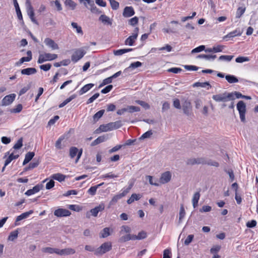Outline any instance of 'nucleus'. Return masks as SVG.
Returning a JSON list of instances; mask_svg holds the SVG:
<instances>
[{
  "instance_id": "nucleus-1",
  "label": "nucleus",
  "mask_w": 258,
  "mask_h": 258,
  "mask_svg": "<svg viewBox=\"0 0 258 258\" xmlns=\"http://www.w3.org/2000/svg\"><path fill=\"white\" fill-rule=\"evenodd\" d=\"M212 99L217 102H226L229 101H233V94L226 92L223 93L214 95L212 96Z\"/></svg>"
},
{
  "instance_id": "nucleus-2",
  "label": "nucleus",
  "mask_w": 258,
  "mask_h": 258,
  "mask_svg": "<svg viewBox=\"0 0 258 258\" xmlns=\"http://www.w3.org/2000/svg\"><path fill=\"white\" fill-rule=\"evenodd\" d=\"M111 248L112 244L111 242H104L95 250V254L96 255H102L110 251Z\"/></svg>"
},
{
  "instance_id": "nucleus-3",
  "label": "nucleus",
  "mask_w": 258,
  "mask_h": 258,
  "mask_svg": "<svg viewBox=\"0 0 258 258\" xmlns=\"http://www.w3.org/2000/svg\"><path fill=\"white\" fill-rule=\"evenodd\" d=\"M57 57V55L56 54H51L50 53H44L40 54L39 55L37 62L38 63H42L46 61H51L56 59Z\"/></svg>"
},
{
  "instance_id": "nucleus-4",
  "label": "nucleus",
  "mask_w": 258,
  "mask_h": 258,
  "mask_svg": "<svg viewBox=\"0 0 258 258\" xmlns=\"http://www.w3.org/2000/svg\"><path fill=\"white\" fill-rule=\"evenodd\" d=\"M237 109L239 112L240 120L245 122L246 104L243 101H239L237 104Z\"/></svg>"
},
{
  "instance_id": "nucleus-5",
  "label": "nucleus",
  "mask_w": 258,
  "mask_h": 258,
  "mask_svg": "<svg viewBox=\"0 0 258 258\" xmlns=\"http://www.w3.org/2000/svg\"><path fill=\"white\" fill-rule=\"evenodd\" d=\"M86 54V51L83 49L80 48L76 50L72 55V60L76 62L82 58Z\"/></svg>"
},
{
  "instance_id": "nucleus-6",
  "label": "nucleus",
  "mask_w": 258,
  "mask_h": 258,
  "mask_svg": "<svg viewBox=\"0 0 258 258\" xmlns=\"http://www.w3.org/2000/svg\"><path fill=\"white\" fill-rule=\"evenodd\" d=\"M139 29L138 27H136L134 31V33L132 35L128 37L125 40V44L128 45L130 46H132L135 42V40L137 39L138 36V32H139Z\"/></svg>"
},
{
  "instance_id": "nucleus-7",
  "label": "nucleus",
  "mask_w": 258,
  "mask_h": 258,
  "mask_svg": "<svg viewBox=\"0 0 258 258\" xmlns=\"http://www.w3.org/2000/svg\"><path fill=\"white\" fill-rule=\"evenodd\" d=\"M71 214V212L67 209L59 208L54 211V215L58 217H67Z\"/></svg>"
},
{
  "instance_id": "nucleus-8",
  "label": "nucleus",
  "mask_w": 258,
  "mask_h": 258,
  "mask_svg": "<svg viewBox=\"0 0 258 258\" xmlns=\"http://www.w3.org/2000/svg\"><path fill=\"white\" fill-rule=\"evenodd\" d=\"M171 179V173L170 171H166L163 173L160 178V182L162 184H165L169 181Z\"/></svg>"
},
{
  "instance_id": "nucleus-9",
  "label": "nucleus",
  "mask_w": 258,
  "mask_h": 258,
  "mask_svg": "<svg viewBox=\"0 0 258 258\" xmlns=\"http://www.w3.org/2000/svg\"><path fill=\"white\" fill-rule=\"evenodd\" d=\"M75 252V250L72 248H67L62 249L57 248V254L59 255H67L74 254Z\"/></svg>"
},
{
  "instance_id": "nucleus-10",
  "label": "nucleus",
  "mask_w": 258,
  "mask_h": 258,
  "mask_svg": "<svg viewBox=\"0 0 258 258\" xmlns=\"http://www.w3.org/2000/svg\"><path fill=\"white\" fill-rule=\"evenodd\" d=\"M45 44L52 50L58 49L59 48L58 45L56 43L54 40L49 38H46L44 40Z\"/></svg>"
},
{
  "instance_id": "nucleus-11",
  "label": "nucleus",
  "mask_w": 258,
  "mask_h": 258,
  "mask_svg": "<svg viewBox=\"0 0 258 258\" xmlns=\"http://www.w3.org/2000/svg\"><path fill=\"white\" fill-rule=\"evenodd\" d=\"M15 98L14 94H10L5 96L2 100V103L3 105H9L13 102Z\"/></svg>"
},
{
  "instance_id": "nucleus-12",
  "label": "nucleus",
  "mask_w": 258,
  "mask_h": 258,
  "mask_svg": "<svg viewBox=\"0 0 258 258\" xmlns=\"http://www.w3.org/2000/svg\"><path fill=\"white\" fill-rule=\"evenodd\" d=\"M105 205L104 204L101 203L99 206L95 207L93 209H92L90 212L91 213L92 215L94 217H97L99 212L102 211L104 210Z\"/></svg>"
},
{
  "instance_id": "nucleus-13",
  "label": "nucleus",
  "mask_w": 258,
  "mask_h": 258,
  "mask_svg": "<svg viewBox=\"0 0 258 258\" xmlns=\"http://www.w3.org/2000/svg\"><path fill=\"white\" fill-rule=\"evenodd\" d=\"M43 185L41 184H37L35 186L33 187V188L28 190L26 192L25 195L29 196L32 195H33L38 191H39L41 189H42Z\"/></svg>"
},
{
  "instance_id": "nucleus-14",
  "label": "nucleus",
  "mask_w": 258,
  "mask_h": 258,
  "mask_svg": "<svg viewBox=\"0 0 258 258\" xmlns=\"http://www.w3.org/2000/svg\"><path fill=\"white\" fill-rule=\"evenodd\" d=\"M182 107L184 113L187 115H189L191 109L190 102L188 101H185L182 104Z\"/></svg>"
},
{
  "instance_id": "nucleus-15",
  "label": "nucleus",
  "mask_w": 258,
  "mask_h": 258,
  "mask_svg": "<svg viewBox=\"0 0 258 258\" xmlns=\"http://www.w3.org/2000/svg\"><path fill=\"white\" fill-rule=\"evenodd\" d=\"M135 14V11L132 7H126L124 8L123 12V16L124 17L128 18L133 16Z\"/></svg>"
},
{
  "instance_id": "nucleus-16",
  "label": "nucleus",
  "mask_w": 258,
  "mask_h": 258,
  "mask_svg": "<svg viewBox=\"0 0 258 258\" xmlns=\"http://www.w3.org/2000/svg\"><path fill=\"white\" fill-rule=\"evenodd\" d=\"M108 135H103L102 136H100L97 138L96 140H95L91 144V146H96L101 143H102L105 141H106L108 139Z\"/></svg>"
},
{
  "instance_id": "nucleus-17",
  "label": "nucleus",
  "mask_w": 258,
  "mask_h": 258,
  "mask_svg": "<svg viewBox=\"0 0 258 258\" xmlns=\"http://www.w3.org/2000/svg\"><path fill=\"white\" fill-rule=\"evenodd\" d=\"M126 195V191H122L121 193L114 196L109 203V206H111L116 203L118 200Z\"/></svg>"
},
{
  "instance_id": "nucleus-18",
  "label": "nucleus",
  "mask_w": 258,
  "mask_h": 258,
  "mask_svg": "<svg viewBox=\"0 0 258 258\" xmlns=\"http://www.w3.org/2000/svg\"><path fill=\"white\" fill-rule=\"evenodd\" d=\"M37 70L34 68H28L26 69H22L21 71V73L24 75H31L36 73Z\"/></svg>"
},
{
  "instance_id": "nucleus-19",
  "label": "nucleus",
  "mask_w": 258,
  "mask_h": 258,
  "mask_svg": "<svg viewBox=\"0 0 258 258\" xmlns=\"http://www.w3.org/2000/svg\"><path fill=\"white\" fill-rule=\"evenodd\" d=\"M112 126L111 125V123H108L106 124L100 125L99 128L96 130L97 131L106 132L109 131L113 130Z\"/></svg>"
},
{
  "instance_id": "nucleus-20",
  "label": "nucleus",
  "mask_w": 258,
  "mask_h": 258,
  "mask_svg": "<svg viewBox=\"0 0 258 258\" xmlns=\"http://www.w3.org/2000/svg\"><path fill=\"white\" fill-rule=\"evenodd\" d=\"M32 213H33V211L30 210V211H29L28 212H26L23 213L22 214H21L20 215L18 216L17 217L16 221H15V225H18V224L17 223V222L18 221H21V220H22L23 219H26Z\"/></svg>"
},
{
  "instance_id": "nucleus-21",
  "label": "nucleus",
  "mask_w": 258,
  "mask_h": 258,
  "mask_svg": "<svg viewBox=\"0 0 258 258\" xmlns=\"http://www.w3.org/2000/svg\"><path fill=\"white\" fill-rule=\"evenodd\" d=\"M99 20L102 22L104 24L109 25H111L112 24V21L108 16L105 15H101L99 18Z\"/></svg>"
},
{
  "instance_id": "nucleus-22",
  "label": "nucleus",
  "mask_w": 258,
  "mask_h": 258,
  "mask_svg": "<svg viewBox=\"0 0 258 258\" xmlns=\"http://www.w3.org/2000/svg\"><path fill=\"white\" fill-rule=\"evenodd\" d=\"M26 5L27 7V12L28 16H34V12L33 10V8L31 5V3L29 0H27L26 2Z\"/></svg>"
},
{
  "instance_id": "nucleus-23",
  "label": "nucleus",
  "mask_w": 258,
  "mask_h": 258,
  "mask_svg": "<svg viewBox=\"0 0 258 258\" xmlns=\"http://www.w3.org/2000/svg\"><path fill=\"white\" fill-rule=\"evenodd\" d=\"M200 193L199 191L196 192L192 197V203L194 208H196L198 205L199 200L200 198Z\"/></svg>"
},
{
  "instance_id": "nucleus-24",
  "label": "nucleus",
  "mask_w": 258,
  "mask_h": 258,
  "mask_svg": "<svg viewBox=\"0 0 258 258\" xmlns=\"http://www.w3.org/2000/svg\"><path fill=\"white\" fill-rule=\"evenodd\" d=\"M241 33L242 32L240 31L239 29H236L234 31H232L226 35H225L224 37V39H226L227 38H232L236 36H240L241 35Z\"/></svg>"
},
{
  "instance_id": "nucleus-25",
  "label": "nucleus",
  "mask_w": 258,
  "mask_h": 258,
  "mask_svg": "<svg viewBox=\"0 0 258 258\" xmlns=\"http://www.w3.org/2000/svg\"><path fill=\"white\" fill-rule=\"evenodd\" d=\"M35 154L33 152H29L25 155V159L23 165H25L29 162L34 156Z\"/></svg>"
},
{
  "instance_id": "nucleus-26",
  "label": "nucleus",
  "mask_w": 258,
  "mask_h": 258,
  "mask_svg": "<svg viewBox=\"0 0 258 258\" xmlns=\"http://www.w3.org/2000/svg\"><path fill=\"white\" fill-rule=\"evenodd\" d=\"M13 2H14V7H15V9H16V11L17 13L18 18L20 20H23L22 15L20 9L19 8V5H18V3L17 0H13Z\"/></svg>"
},
{
  "instance_id": "nucleus-27",
  "label": "nucleus",
  "mask_w": 258,
  "mask_h": 258,
  "mask_svg": "<svg viewBox=\"0 0 258 258\" xmlns=\"http://www.w3.org/2000/svg\"><path fill=\"white\" fill-rule=\"evenodd\" d=\"M142 197V195L140 194H133L129 199L127 200V203L128 204H131L133 203L135 201H138L140 200Z\"/></svg>"
},
{
  "instance_id": "nucleus-28",
  "label": "nucleus",
  "mask_w": 258,
  "mask_h": 258,
  "mask_svg": "<svg viewBox=\"0 0 258 258\" xmlns=\"http://www.w3.org/2000/svg\"><path fill=\"white\" fill-rule=\"evenodd\" d=\"M94 85L92 83L88 84L85 85L80 90V91H79L80 95H82V94L85 93L86 92H87V91H88L89 90H90L94 86Z\"/></svg>"
},
{
  "instance_id": "nucleus-29",
  "label": "nucleus",
  "mask_w": 258,
  "mask_h": 258,
  "mask_svg": "<svg viewBox=\"0 0 258 258\" xmlns=\"http://www.w3.org/2000/svg\"><path fill=\"white\" fill-rule=\"evenodd\" d=\"M185 215V211L183 207V205L181 204L180 207V210L179 213V223H180L182 219Z\"/></svg>"
},
{
  "instance_id": "nucleus-30",
  "label": "nucleus",
  "mask_w": 258,
  "mask_h": 258,
  "mask_svg": "<svg viewBox=\"0 0 258 258\" xmlns=\"http://www.w3.org/2000/svg\"><path fill=\"white\" fill-rule=\"evenodd\" d=\"M89 6L90 7L89 8L88 7L87 8H88L92 13L99 14L102 13L101 11L99 10V9L96 7L94 2H93L92 5L91 4Z\"/></svg>"
},
{
  "instance_id": "nucleus-31",
  "label": "nucleus",
  "mask_w": 258,
  "mask_h": 258,
  "mask_svg": "<svg viewBox=\"0 0 258 258\" xmlns=\"http://www.w3.org/2000/svg\"><path fill=\"white\" fill-rule=\"evenodd\" d=\"M132 50V48L118 49L114 50L113 53L115 55H121L125 53L131 51Z\"/></svg>"
},
{
  "instance_id": "nucleus-32",
  "label": "nucleus",
  "mask_w": 258,
  "mask_h": 258,
  "mask_svg": "<svg viewBox=\"0 0 258 258\" xmlns=\"http://www.w3.org/2000/svg\"><path fill=\"white\" fill-rule=\"evenodd\" d=\"M225 79L229 83H235L238 82V79L233 75H226Z\"/></svg>"
},
{
  "instance_id": "nucleus-33",
  "label": "nucleus",
  "mask_w": 258,
  "mask_h": 258,
  "mask_svg": "<svg viewBox=\"0 0 258 258\" xmlns=\"http://www.w3.org/2000/svg\"><path fill=\"white\" fill-rule=\"evenodd\" d=\"M42 251L45 253H48L50 254L56 253L57 254V248H52L49 247H44L42 249Z\"/></svg>"
},
{
  "instance_id": "nucleus-34",
  "label": "nucleus",
  "mask_w": 258,
  "mask_h": 258,
  "mask_svg": "<svg viewBox=\"0 0 258 258\" xmlns=\"http://www.w3.org/2000/svg\"><path fill=\"white\" fill-rule=\"evenodd\" d=\"M142 63L140 61H136V62L132 63L128 68H126L124 70V72H127L130 69H134L135 68L140 67L142 66Z\"/></svg>"
},
{
  "instance_id": "nucleus-35",
  "label": "nucleus",
  "mask_w": 258,
  "mask_h": 258,
  "mask_svg": "<svg viewBox=\"0 0 258 258\" xmlns=\"http://www.w3.org/2000/svg\"><path fill=\"white\" fill-rule=\"evenodd\" d=\"M197 58H204L207 60H214L216 58V55L210 54H200L197 56Z\"/></svg>"
},
{
  "instance_id": "nucleus-36",
  "label": "nucleus",
  "mask_w": 258,
  "mask_h": 258,
  "mask_svg": "<svg viewBox=\"0 0 258 258\" xmlns=\"http://www.w3.org/2000/svg\"><path fill=\"white\" fill-rule=\"evenodd\" d=\"M66 176L60 174V173H56L52 175V178L55 180H57L59 182L63 181L65 179Z\"/></svg>"
},
{
  "instance_id": "nucleus-37",
  "label": "nucleus",
  "mask_w": 258,
  "mask_h": 258,
  "mask_svg": "<svg viewBox=\"0 0 258 258\" xmlns=\"http://www.w3.org/2000/svg\"><path fill=\"white\" fill-rule=\"evenodd\" d=\"M110 235L109 228L108 227L104 228L100 232V237L101 238H105Z\"/></svg>"
},
{
  "instance_id": "nucleus-38",
  "label": "nucleus",
  "mask_w": 258,
  "mask_h": 258,
  "mask_svg": "<svg viewBox=\"0 0 258 258\" xmlns=\"http://www.w3.org/2000/svg\"><path fill=\"white\" fill-rule=\"evenodd\" d=\"M71 25L73 28L76 29V31L78 33L81 34V35L83 34V32L82 31L81 27L80 26H79L77 23L72 22L71 23Z\"/></svg>"
},
{
  "instance_id": "nucleus-39",
  "label": "nucleus",
  "mask_w": 258,
  "mask_h": 258,
  "mask_svg": "<svg viewBox=\"0 0 258 258\" xmlns=\"http://www.w3.org/2000/svg\"><path fill=\"white\" fill-rule=\"evenodd\" d=\"M78 152V149L75 147H72L70 149V156L71 158H74Z\"/></svg>"
},
{
  "instance_id": "nucleus-40",
  "label": "nucleus",
  "mask_w": 258,
  "mask_h": 258,
  "mask_svg": "<svg viewBox=\"0 0 258 258\" xmlns=\"http://www.w3.org/2000/svg\"><path fill=\"white\" fill-rule=\"evenodd\" d=\"M245 9H246L245 7H239L236 11V18H240L241 17V16L244 13Z\"/></svg>"
},
{
  "instance_id": "nucleus-41",
  "label": "nucleus",
  "mask_w": 258,
  "mask_h": 258,
  "mask_svg": "<svg viewBox=\"0 0 258 258\" xmlns=\"http://www.w3.org/2000/svg\"><path fill=\"white\" fill-rule=\"evenodd\" d=\"M18 155H14L13 153L10 154L5 161V166H7L13 160L18 158Z\"/></svg>"
},
{
  "instance_id": "nucleus-42",
  "label": "nucleus",
  "mask_w": 258,
  "mask_h": 258,
  "mask_svg": "<svg viewBox=\"0 0 258 258\" xmlns=\"http://www.w3.org/2000/svg\"><path fill=\"white\" fill-rule=\"evenodd\" d=\"M18 230H15L11 232L10 235L8 237V240L13 241L18 237Z\"/></svg>"
},
{
  "instance_id": "nucleus-43",
  "label": "nucleus",
  "mask_w": 258,
  "mask_h": 258,
  "mask_svg": "<svg viewBox=\"0 0 258 258\" xmlns=\"http://www.w3.org/2000/svg\"><path fill=\"white\" fill-rule=\"evenodd\" d=\"M209 86V88L208 89H209V88H211V85L209 84V82H206L204 83H201V82H197L194 84V87H201L202 88H205L206 86Z\"/></svg>"
},
{
  "instance_id": "nucleus-44",
  "label": "nucleus",
  "mask_w": 258,
  "mask_h": 258,
  "mask_svg": "<svg viewBox=\"0 0 258 258\" xmlns=\"http://www.w3.org/2000/svg\"><path fill=\"white\" fill-rule=\"evenodd\" d=\"M127 111L133 113L134 112H138L140 111V107L135 106H127L126 107Z\"/></svg>"
},
{
  "instance_id": "nucleus-45",
  "label": "nucleus",
  "mask_w": 258,
  "mask_h": 258,
  "mask_svg": "<svg viewBox=\"0 0 258 258\" xmlns=\"http://www.w3.org/2000/svg\"><path fill=\"white\" fill-rule=\"evenodd\" d=\"M64 4L66 6L70 7L72 10H74L77 6V4L72 0H66Z\"/></svg>"
},
{
  "instance_id": "nucleus-46",
  "label": "nucleus",
  "mask_w": 258,
  "mask_h": 258,
  "mask_svg": "<svg viewBox=\"0 0 258 258\" xmlns=\"http://www.w3.org/2000/svg\"><path fill=\"white\" fill-rule=\"evenodd\" d=\"M153 135V132L151 130L148 131L145 133L143 134L139 138L140 140H144L147 138H149Z\"/></svg>"
},
{
  "instance_id": "nucleus-47",
  "label": "nucleus",
  "mask_w": 258,
  "mask_h": 258,
  "mask_svg": "<svg viewBox=\"0 0 258 258\" xmlns=\"http://www.w3.org/2000/svg\"><path fill=\"white\" fill-rule=\"evenodd\" d=\"M104 112V110H101L96 113L93 116V119L95 121H97L101 118Z\"/></svg>"
},
{
  "instance_id": "nucleus-48",
  "label": "nucleus",
  "mask_w": 258,
  "mask_h": 258,
  "mask_svg": "<svg viewBox=\"0 0 258 258\" xmlns=\"http://www.w3.org/2000/svg\"><path fill=\"white\" fill-rule=\"evenodd\" d=\"M109 1L110 3L111 8L113 10H116L118 9L119 3L117 1H116L115 0H109Z\"/></svg>"
},
{
  "instance_id": "nucleus-49",
  "label": "nucleus",
  "mask_w": 258,
  "mask_h": 258,
  "mask_svg": "<svg viewBox=\"0 0 258 258\" xmlns=\"http://www.w3.org/2000/svg\"><path fill=\"white\" fill-rule=\"evenodd\" d=\"M233 57V55H221L219 57V60L230 61Z\"/></svg>"
},
{
  "instance_id": "nucleus-50",
  "label": "nucleus",
  "mask_w": 258,
  "mask_h": 258,
  "mask_svg": "<svg viewBox=\"0 0 258 258\" xmlns=\"http://www.w3.org/2000/svg\"><path fill=\"white\" fill-rule=\"evenodd\" d=\"M131 231V228L128 226L123 225L121 227V230L120 231V234L123 233H130Z\"/></svg>"
},
{
  "instance_id": "nucleus-51",
  "label": "nucleus",
  "mask_w": 258,
  "mask_h": 258,
  "mask_svg": "<svg viewBox=\"0 0 258 258\" xmlns=\"http://www.w3.org/2000/svg\"><path fill=\"white\" fill-rule=\"evenodd\" d=\"M249 60V58L248 57L244 56H239L235 59L236 62L237 63H242L244 61H248Z\"/></svg>"
},
{
  "instance_id": "nucleus-52",
  "label": "nucleus",
  "mask_w": 258,
  "mask_h": 258,
  "mask_svg": "<svg viewBox=\"0 0 258 258\" xmlns=\"http://www.w3.org/2000/svg\"><path fill=\"white\" fill-rule=\"evenodd\" d=\"M118 176L117 175H115L114 174H112L111 173H107L104 175H102L101 176V178H116Z\"/></svg>"
},
{
  "instance_id": "nucleus-53",
  "label": "nucleus",
  "mask_w": 258,
  "mask_h": 258,
  "mask_svg": "<svg viewBox=\"0 0 258 258\" xmlns=\"http://www.w3.org/2000/svg\"><path fill=\"white\" fill-rule=\"evenodd\" d=\"M23 146V139L22 138H20L17 141V142L14 146V148L15 149H19L21 148Z\"/></svg>"
},
{
  "instance_id": "nucleus-54",
  "label": "nucleus",
  "mask_w": 258,
  "mask_h": 258,
  "mask_svg": "<svg viewBox=\"0 0 258 258\" xmlns=\"http://www.w3.org/2000/svg\"><path fill=\"white\" fill-rule=\"evenodd\" d=\"M110 123L113 130L119 128L122 125L120 121H116L115 122Z\"/></svg>"
},
{
  "instance_id": "nucleus-55",
  "label": "nucleus",
  "mask_w": 258,
  "mask_h": 258,
  "mask_svg": "<svg viewBox=\"0 0 258 258\" xmlns=\"http://www.w3.org/2000/svg\"><path fill=\"white\" fill-rule=\"evenodd\" d=\"M40 162L39 161V160H36L35 159H34L33 161L32 162H31L30 164H29V168H31L32 169H33L36 167L38 166V165H39Z\"/></svg>"
},
{
  "instance_id": "nucleus-56",
  "label": "nucleus",
  "mask_w": 258,
  "mask_h": 258,
  "mask_svg": "<svg viewBox=\"0 0 258 258\" xmlns=\"http://www.w3.org/2000/svg\"><path fill=\"white\" fill-rule=\"evenodd\" d=\"M99 96V93H96L94 95H93L91 97H90L87 101V104H89L90 103H92L96 99H97Z\"/></svg>"
},
{
  "instance_id": "nucleus-57",
  "label": "nucleus",
  "mask_w": 258,
  "mask_h": 258,
  "mask_svg": "<svg viewBox=\"0 0 258 258\" xmlns=\"http://www.w3.org/2000/svg\"><path fill=\"white\" fill-rule=\"evenodd\" d=\"M205 46L204 45H200V46L194 48V49H192L191 51V53H197V52H200L205 50Z\"/></svg>"
},
{
  "instance_id": "nucleus-58",
  "label": "nucleus",
  "mask_w": 258,
  "mask_h": 258,
  "mask_svg": "<svg viewBox=\"0 0 258 258\" xmlns=\"http://www.w3.org/2000/svg\"><path fill=\"white\" fill-rule=\"evenodd\" d=\"M139 19L137 17H135L129 20L128 23L132 26H134L138 23Z\"/></svg>"
},
{
  "instance_id": "nucleus-59",
  "label": "nucleus",
  "mask_w": 258,
  "mask_h": 258,
  "mask_svg": "<svg viewBox=\"0 0 258 258\" xmlns=\"http://www.w3.org/2000/svg\"><path fill=\"white\" fill-rule=\"evenodd\" d=\"M113 88V86L112 85H109L107 86H106L105 88L103 89L101 92L103 94H106L110 92L112 89Z\"/></svg>"
},
{
  "instance_id": "nucleus-60",
  "label": "nucleus",
  "mask_w": 258,
  "mask_h": 258,
  "mask_svg": "<svg viewBox=\"0 0 258 258\" xmlns=\"http://www.w3.org/2000/svg\"><path fill=\"white\" fill-rule=\"evenodd\" d=\"M40 69L44 71H48L49 70L51 67V65L50 63H47L45 64H42L40 66Z\"/></svg>"
},
{
  "instance_id": "nucleus-61",
  "label": "nucleus",
  "mask_w": 258,
  "mask_h": 258,
  "mask_svg": "<svg viewBox=\"0 0 258 258\" xmlns=\"http://www.w3.org/2000/svg\"><path fill=\"white\" fill-rule=\"evenodd\" d=\"M97 187L95 186L91 187L88 190V192L91 196H94L96 194Z\"/></svg>"
},
{
  "instance_id": "nucleus-62",
  "label": "nucleus",
  "mask_w": 258,
  "mask_h": 258,
  "mask_svg": "<svg viewBox=\"0 0 258 258\" xmlns=\"http://www.w3.org/2000/svg\"><path fill=\"white\" fill-rule=\"evenodd\" d=\"M131 240L130 234H127L124 236H121L119 241L121 242H124Z\"/></svg>"
},
{
  "instance_id": "nucleus-63",
  "label": "nucleus",
  "mask_w": 258,
  "mask_h": 258,
  "mask_svg": "<svg viewBox=\"0 0 258 258\" xmlns=\"http://www.w3.org/2000/svg\"><path fill=\"white\" fill-rule=\"evenodd\" d=\"M224 46L223 45H218L216 46H214L213 47V50L214 52H221L224 48Z\"/></svg>"
},
{
  "instance_id": "nucleus-64",
  "label": "nucleus",
  "mask_w": 258,
  "mask_h": 258,
  "mask_svg": "<svg viewBox=\"0 0 258 258\" xmlns=\"http://www.w3.org/2000/svg\"><path fill=\"white\" fill-rule=\"evenodd\" d=\"M171 251L169 249H166L163 251V258H171Z\"/></svg>"
}]
</instances>
